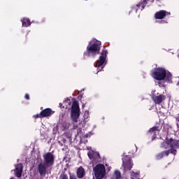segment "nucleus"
<instances>
[{
  "mask_svg": "<svg viewBox=\"0 0 179 179\" xmlns=\"http://www.w3.org/2000/svg\"><path fill=\"white\" fill-rule=\"evenodd\" d=\"M100 50H101V42L100 41H91L87 46V51L84 52L83 57H96V55L100 54Z\"/></svg>",
  "mask_w": 179,
  "mask_h": 179,
  "instance_id": "f257e3e1",
  "label": "nucleus"
},
{
  "mask_svg": "<svg viewBox=\"0 0 179 179\" xmlns=\"http://www.w3.org/2000/svg\"><path fill=\"white\" fill-rule=\"evenodd\" d=\"M70 117L73 122H78V120L80 117V108H79V103L76 100L73 101Z\"/></svg>",
  "mask_w": 179,
  "mask_h": 179,
  "instance_id": "f03ea898",
  "label": "nucleus"
},
{
  "mask_svg": "<svg viewBox=\"0 0 179 179\" xmlns=\"http://www.w3.org/2000/svg\"><path fill=\"white\" fill-rule=\"evenodd\" d=\"M107 54H108V52H107V50H102L100 57L96 60L95 66L96 68H97L98 72H100V71H103L104 65L107 64Z\"/></svg>",
  "mask_w": 179,
  "mask_h": 179,
  "instance_id": "7ed1b4c3",
  "label": "nucleus"
},
{
  "mask_svg": "<svg viewBox=\"0 0 179 179\" xmlns=\"http://www.w3.org/2000/svg\"><path fill=\"white\" fill-rule=\"evenodd\" d=\"M151 76L155 80H164L166 79V69L162 67L155 68L152 71Z\"/></svg>",
  "mask_w": 179,
  "mask_h": 179,
  "instance_id": "20e7f679",
  "label": "nucleus"
},
{
  "mask_svg": "<svg viewBox=\"0 0 179 179\" xmlns=\"http://www.w3.org/2000/svg\"><path fill=\"white\" fill-rule=\"evenodd\" d=\"M93 173L96 179H102L106 177V166L104 164H98L93 168Z\"/></svg>",
  "mask_w": 179,
  "mask_h": 179,
  "instance_id": "39448f33",
  "label": "nucleus"
},
{
  "mask_svg": "<svg viewBox=\"0 0 179 179\" xmlns=\"http://www.w3.org/2000/svg\"><path fill=\"white\" fill-rule=\"evenodd\" d=\"M170 148L171 149H176V148H179V141L174 140L173 138H170L169 140L166 138V141H164L162 144V148L164 149H167V148Z\"/></svg>",
  "mask_w": 179,
  "mask_h": 179,
  "instance_id": "423d86ee",
  "label": "nucleus"
},
{
  "mask_svg": "<svg viewBox=\"0 0 179 179\" xmlns=\"http://www.w3.org/2000/svg\"><path fill=\"white\" fill-rule=\"evenodd\" d=\"M44 164L48 165L49 167H52L54 166V163L55 162V157L54 154L52 152H47L43 156Z\"/></svg>",
  "mask_w": 179,
  "mask_h": 179,
  "instance_id": "0eeeda50",
  "label": "nucleus"
},
{
  "mask_svg": "<svg viewBox=\"0 0 179 179\" xmlns=\"http://www.w3.org/2000/svg\"><path fill=\"white\" fill-rule=\"evenodd\" d=\"M122 167L124 171H129L134 167V162L131 159V157L126 156L122 159Z\"/></svg>",
  "mask_w": 179,
  "mask_h": 179,
  "instance_id": "6e6552de",
  "label": "nucleus"
},
{
  "mask_svg": "<svg viewBox=\"0 0 179 179\" xmlns=\"http://www.w3.org/2000/svg\"><path fill=\"white\" fill-rule=\"evenodd\" d=\"M50 169V166L48 165H46V164L40 162L38 164L37 171L39 173L40 177H45V174H47V169Z\"/></svg>",
  "mask_w": 179,
  "mask_h": 179,
  "instance_id": "1a4fd4ad",
  "label": "nucleus"
},
{
  "mask_svg": "<svg viewBox=\"0 0 179 179\" xmlns=\"http://www.w3.org/2000/svg\"><path fill=\"white\" fill-rule=\"evenodd\" d=\"M170 15H171L170 12L166 11L164 10H161L155 13V19H157V20H162V19H164L166 16H170Z\"/></svg>",
  "mask_w": 179,
  "mask_h": 179,
  "instance_id": "9d476101",
  "label": "nucleus"
},
{
  "mask_svg": "<svg viewBox=\"0 0 179 179\" xmlns=\"http://www.w3.org/2000/svg\"><path fill=\"white\" fill-rule=\"evenodd\" d=\"M90 160L92 162H99L100 160V153L94 151H91L87 153Z\"/></svg>",
  "mask_w": 179,
  "mask_h": 179,
  "instance_id": "9b49d317",
  "label": "nucleus"
},
{
  "mask_svg": "<svg viewBox=\"0 0 179 179\" xmlns=\"http://www.w3.org/2000/svg\"><path fill=\"white\" fill-rule=\"evenodd\" d=\"M22 173H23V164H17L15 166V176L17 178L22 177Z\"/></svg>",
  "mask_w": 179,
  "mask_h": 179,
  "instance_id": "f8f14e48",
  "label": "nucleus"
},
{
  "mask_svg": "<svg viewBox=\"0 0 179 179\" xmlns=\"http://www.w3.org/2000/svg\"><path fill=\"white\" fill-rule=\"evenodd\" d=\"M52 114H54V111H52V109L50 108H47L41 111V115L43 118L50 117V115H52Z\"/></svg>",
  "mask_w": 179,
  "mask_h": 179,
  "instance_id": "ddd939ff",
  "label": "nucleus"
},
{
  "mask_svg": "<svg viewBox=\"0 0 179 179\" xmlns=\"http://www.w3.org/2000/svg\"><path fill=\"white\" fill-rule=\"evenodd\" d=\"M77 178H83L85 176H86V171H85V168L83 166H80L77 169L76 171Z\"/></svg>",
  "mask_w": 179,
  "mask_h": 179,
  "instance_id": "4468645a",
  "label": "nucleus"
},
{
  "mask_svg": "<svg viewBox=\"0 0 179 179\" xmlns=\"http://www.w3.org/2000/svg\"><path fill=\"white\" fill-rule=\"evenodd\" d=\"M152 100L155 104H160L163 100H166V96L160 94L159 96H152Z\"/></svg>",
  "mask_w": 179,
  "mask_h": 179,
  "instance_id": "2eb2a0df",
  "label": "nucleus"
},
{
  "mask_svg": "<svg viewBox=\"0 0 179 179\" xmlns=\"http://www.w3.org/2000/svg\"><path fill=\"white\" fill-rule=\"evenodd\" d=\"M148 2H150V3H153L155 2V0H141L138 4H136L137 8H141V10L145 9L146 4Z\"/></svg>",
  "mask_w": 179,
  "mask_h": 179,
  "instance_id": "dca6fc26",
  "label": "nucleus"
},
{
  "mask_svg": "<svg viewBox=\"0 0 179 179\" xmlns=\"http://www.w3.org/2000/svg\"><path fill=\"white\" fill-rule=\"evenodd\" d=\"M169 155H170L169 150L162 151V152L156 155V159L157 160H160L161 159H163L164 156H169Z\"/></svg>",
  "mask_w": 179,
  "mask_h": 179,
  "instance_id": "f3484780",
  "label": "nucleus"
},
{
  "mask_svg": "<svg viewBox=\"0 0 179 179\" xmlns=\"http://www.w3.org/2000/svg\"><path fill=\"white\" fill-rule=\"evenodd\" d=\"M22 23L24 27H29V26L31 24V22H30V20L29 18H24L22 20Z\"/></svg>",
  "mask_w": 179,
  "mask_h": 179,
  "instance_id": "a211bd4d",
  "label": "nucleus"
},
{
  "mask_svg": "<svg viewBox=\"0 0 179 179\" xmlns=\"http://www.w3.org/2000/svg\"><path fill=\"white\" fill-rule=\"evenodd\" d=\"M68 116V113L66 112H62L59 115V121L62 122L64 121V118Z\"/></svg>",
  "mask_w": 179,
  "mask_h": 179,
  "instance_id": "6ab92c4d",
  "label": "nucleus"
},
{
  "mask_svg": "<svg viewBox=\"0 0 179 179\" xmlns=\"http://www.w3.org/2000/svg\"><path fill=\"white\" fill-rule=\"evenodd\" d=\"M113 178L114 179H121L122 176H121V172H120V171H115L114 173H113Z\"/></svg>",
  "mask_w": 179,
  "mask_h": 179,
  "instance_id": "aec40b11",
  "label": "nucleus"
},
{
  "mask_svg": "<svg viewBox=\"0 0 179 179\" xmlns=\"http://www.w3.org/2000/svg\"><path fill=\"white\" fill-rule=\"evenodd\" d=\"M172 76L173 75L171 74V73H170V71H166L165 80H166V82H170L171 80Z\"/></svg>",
  "mask_w": 179,
  "mask_h": 179,
  "instance_id": "412c9836",
  "label": "nucleus"
},
{
  "mask_svg": "<svg viewBox=\"0 0 179 179\" xmlns=\"http://www.w3.org/2000/svg\"><path fill=\"white\" fill-rule=\"evenodd\" d=\"M159 126L153 127L152 128L150 129L148 132H150V133L154 132V134H155V132H156V131H159Z\"/></svg>",
  "mask_w": 179,
  "mask_h": 179,
  "instance_id": "4be33fe9",
  "label": "nucleus"
},
{
  "mask_svg": "<svg viewBox=\"0 0 179 179\" xmlns=\"http://www.w3.org/2000/svg\"><path fill=\"white\" fill-rule=\"evenodd\" d=\"M33 118H35L36 120H37V118H43V116L41 115V112L38 114L34 115Z\"/></svg>",
  "mask_w": 179,
  "mask_h": 179,
  "instance_id": "5701e85b",
  "label": "nucleus"
},
{
  "mask_svg": "<svg viewBox=\"0 0 179 179\" xmlns=\"http://www.w3.org/2000/svg\"><path fill=\"white\" fill-rule=\"evenodd\" d=\"M69 179H78V178H76V175L70 173H69Z\"/></svg>",
  "mask_w": 179,
  "mask_h": 179,
  "instance_id": "b1692460",
  "label": "nucleus"
},
{
  "mask_svg": "<svg viewBox=\"0 0 179 179\" xmlns=\"http://www.w3.org/2000/svg\"><path fill=\"white\" fill-rule=\"evenodd\" d=\"M59 179H69L68 178V175L64 173V174H62L59 177Z\"/></svg>",
  "mask_w": 179,
  "mask_h": 179,
  "instance_id": "393cba45",
  "label": "nucleus"
},
{
  "mask_svg": "<svg viewBox=\"0 0 179 179\" xmlns=\"http://www.w3.org/2000/svg\"><path fill=\"white\" fill-rule=\"evenodd\" d=\"M170 152H171V153L172 155H176V153H177V150H176V149H174V148H171V150H170Z\"/></svg>",
  "mask_w": 179,
  "mask_h": 179,
  "instance_id": "a878e982",
  "label": "nucleus"
},
{
  "mask_svg": "<svg viewBox=\"0 0 179 179\" xmlns=\"http://www.w3.org/2000/svg\"><path fill=\"white\" fill-rule=\"evenodd\" d=\"M59 130V127H53L52 129L53 134H57Z\"/></svg>",
  "mask_w": 179,
  "mask_h": 179,
  "instance_id": "bb28decb",
  "label": "nucleus"
},
{
  "mask_svg": "<svg viewBox=\"0 0 179 179\" xmlns=\"http://www.w3.org/2000/svg\"><path fill=\"white\" fill-rule=\"evenodd\" d=\"M24 99H25L26 100H30V96L29 95V94H26L24 95Z\"/></svg>",
  "mask_w": 179,
  "mask_h": 179,
  "instance_id": "cd10ccee",
  "label": "nucleus"
},
{
  "mask_svg": "<svg viewBox=\"0 0 179 179\" xmlns=\"http://www.w3.org/2000/svg\"><path fill=\"white\" fill-rule=\"evenodd\" d=\"M159 23L164 24V23H167V22H166L165 20H161V21L159 22Z\"/></svg>",
  "mask_w": 179,
  "mask_h": 179,
  "instance_id": "c85d7f7f",
  "label": "nucleus"
},
{
  "mask_svg": "<svg viewBox=\"0 0 179 179\" xmlns=\"http://www.w3.org/2000/svg\"><path fill=\"white\" fill-rule=\"evenodd\" d=\"M59 107H60L61 108H62V103H59Z\"/></svg>",
  "mask_w": 179,
  "mask_h": 179,
  "instance_id": "c756f323",
  "label": "nucleus"
},
{
  "mask_svg": "<svg viewBox=\"0 0 179 179\" xmlns=\"http://www.w3.org/2000/svg\"><path fill=\"white\" fill-rule=\"evenodd\" d=\"M78 131H79V132H81V131H82V128H79V129H78Z\"/></svg>",
  "mask_w": 179,
  "mask_h": 179,
  "instance_id": "7c9ffc66",
  "label": "nucleus"
},
{
  "mask_svg": "<svg viewBox=\"0 0 179 179\" xmlns=\"http://www.w3.org/2000/svg\"><path fill=\"white\" fill-rule=\"evenodd\" d=\"M58 143H59L60 146H62V143L61 141H58Z\"/></svg>",
  "mask_w": 179,
  "mask_h": 179,
  "instance_id": "2f4dec72",
  "label": "nucleus"
},
{
  "mask_svg": "<svg viewBox=\"0 0 179 179\" xmlns=\"http://www.w3.org/2000/svg\"><path fill=\"white\" fill-rule=\"evenodd\" d=\"M87 136H89V135L86 134V135H85V138H87Z\"/></svg>",
  "mask_w": 179,
  "mask_h": 179,
  "instance_id": "473e14b6",
  "label": "nucleus"
},
{
  "mask_svg": "<svg viewBox=\"0 0 179 179\" xmlns=\"http://www.w3.org/2000/svg\"><path fill=\"white\" fill-rule=\"evenodd\" d=\"M177 86H179V82L177 83Z\"/></svg>",
  "mask_w": 179,
  "mask_h": 179,
  "instance_id": "72a5a7b5",
  "label": "nucleus"
},
{
  "mask_svg": "<svg viewBox=\"0 0 179 179\" xmlns=\"http://www.w3.org/2000/svg\"><path fill=\"white\" fill-rule=\"evenodd\" d=\"M177 121H178V122H179V117H178V118H177Z\"/></svg>",
  "mask_w": 179,
  "mask_h": 179,
  "instance_id": "f704fd0d",
  "label": "nucleus"
},
{
  "mask_svg": "<svg viewBox=\"0 0 179 179\" xmlns=\"http://www.w3.org/2000/svg\"><path fill=\"white\" fill-rule=\"evenodd\" d=\"M87 112H85V115H86V113H87Z\"/></svg>",
  "mask_w": 179,
  "mask_h": 179,
  "instance_id": "c9c22d12",
  "label": "nucleus"
},
{
  "mask_svg": "<svg viewBox=\"0 0 179 179\" xmlns=\"http://www.w3.org/2000/svg\"><path fill=\"white\" fill-rule=\"evenodd\" d=\"M83 107H85V105H83Z\"/></svg>",
  "mask_w": 179,
  "mask_h": 179,
  "instance_id": "e433bc0d",
  "label": "nucleus"
},
{
  "mask_svg": "<svg viewBox=\"0 0 179 179\" xmlns=\"http://www.w3.org/2000/svg\"><path fill=\"white\" fill-rule=\"evenodd\" d=\"M10 179H13V178H10Z\"/></svg>",
  "mask_w": 179,
  "mask_h": 179,
  "instance_id": "4c0bfd02",
  "label": "nucleus"
}]
</instances>
